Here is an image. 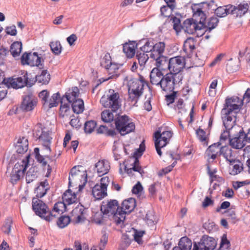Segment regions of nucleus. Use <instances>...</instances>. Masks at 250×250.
<instances>
[{
  "label": "nucleus",
  "instance_id": "1",
  "mask_svg": "<svg viewBox=\"0 0 250 250\" xmlns=\"http://www.w3.org/2000/svg\"><path fill=\"white\" fill-rule=\"evenodd\" d=\"M52 125L44 126L41 124H39L35 126L34 129V134L42 144L47 152L51 151L50 145L52 140ZM34 153L37 161L40 164H42V166L47 165V171L46 176L48 177L52 171L50 163L53 162V158L48 156L47 154L44 155L45 153L43 152V150L42 151V154H41L39 148L38 147L35 148Z\"/></svg>",
  "mask_w": 250,
  "mask_h": 250
},
{
  "label": "nucleus",
  "instance_id": "2",
  "mask_svg": "<svg viewBox=\"0 0 250 250\" xmlns=\"http://www.w3.org/2000/svg\"><path fill=\"white\" fill-rule=\"evenodd\" d=\"M124 84L128 88V102L131 105H135L143 93L146 82L142 76L136 78L127 76L124 79Z\"/></svg>",
  "mask_w": 250,
  "mask_h": 250
},
{
  "label": "nucleus",
  "instance_id": "3",
  "mask_svg": "<svg viewBox=\"0 0 250 250\" xmlns=\"http://www.w3.org/2000/svg\"><path fill=\"white\" fill-rule=\"evenodd\" d=\"M213 4V0H211L209 3L203 2L200 3L193 4L191 6L193 17L197 20H199L198 24L194 33L198 37L203 36L208 29H206V27L207 16L205 12L211 8Z\"/></svg>",
  "mask_w": 250,
  "mask_h": 250
},
{
  "label": "nucleus",
  "instance_id": "4",
  "mask_svg": "<svg viewBox=\"0 0 250 250\" xmlns=\"http://www.w3.org/2000/svg\"><path fill=\"white\" fill-rule=\"evenodd\" d=\"M100 103L104 107L116 112L121 107L122 99L118 92L110 89L102 97Z\"/></svg>",
  "mask_w": 250,
  "mask_h": 250
},
{
  "label": "nucleus",
  "instance_id": "5",
  "mask_svg": "<svg viewBox=\"0 0 250 250\" xmlns=\"http://www.w3.org/2000/svg\"><path fill=\"white\" fill-rule=\"evenodd\" d=\"M30 155L28 154L23 159L19 160L15 164L10 175V181L13 184L23 177L25 170L30 166Z\"/></svg>",
  "mask_w": 250,
  "mask_h": 250
},
{
  "label": "nucleus",
  "instance_id": "6",
  "mask_svg": "<svg viewBox=\"0 0 250 250\" xmlns=\"http://www.w3.org/2000/svg\"><path fill=\"white\" fill-rule=\"evenodd\" d=\"M136 206L135 199L130 198L125 200L121 208H119L114 214V220L117 224L123 223L125 218L126 214L130 213Z\"/></svg>",
  "mask_w": 250,
  "mask_h": 250
},
{
  "label": "nucleus",
  "instance_id": "7",
  "mask_svg": "<svg viewBox=\"0 0 250 250\" xmlns=\"http://www.w3.org/2000/svg\"><path fill=\"white\" fill-rule=\"evenodd\" d=\"M101 65L105 68L108 73L109 76L106 78H102L100 79L102 82H105L110 79L116 78L118 77L117 71L121 64L115 63L112 62L109 54H105L102 59Z\"/></svg>",
  "mask_w": 250,
  "mask_h": 250
},
{
  "label": "nucleus",
  "instance_id": "8",
  "mask_svg": "<svg viewBox=\"0 0 250 250\" xmlns=\"http://www.w3.org/2000/svg\"><path fill=\"white\" fill-rule=\"evenodd\" d=\"M32 208L36 215L48 222L57 215L51 212L46 205L38 198L33 199Z\"/></svg>",
  "mask_w": 250,
  "mask_h": 250
},
{
  "label": "nucleus",
  "instance_id": "9",
  "mask_svg": "<svg viewBox=\"0 0 250 250\" xmlns=\"http://www.w3.org/2000/svg\"><path fill=\"white\" fill-rule=\"evenodd\" d=\"M82 167H73L70 172L69 176V186L73 184L77 185L79 182L81 184H79V191H81L84 186L87 182V174L86 171L81 170Z\"/></svg>",
  "mask_w": 250,
  "mask_h": 250
},
{
  "label": "nucleus",
  "instance_id": "10",
  "mask_svg": "<svg viewBox=\"0 0 250 250\" xmlns=\"http://www.w3.org/2000/svg\"><path fill=\"white\" fill-rule=\"evenodd\" d=\"M172 135L173 133L171 131H163L161 129H159L154 133L155 146L157 152L160 156L162 154L161 148L169 143Z\"/></svg>",
  "mask_w": 250,
  "mask_h": 250
},
{
  "label": "nucleus",
  "instance_id": "11",
  "mask_svg": "<svg viewBox=\"0 0 250 250\" xmlns=\"http://www.w3.org/2000/svg\"><path fill=\"white\" fill-rule=\"evenodd\" d=\"M117 130L121 135H125L133 132L135 128L134 123L126 115L119 117L115 120Z\"/></svg>",
  "mask_w": 250,
  "mask_h": 250
},
{
  "label": "nucleus",
  "instance_id": "12",
  "mask_svg": "<svg viewBox=\"0 0 250 250\" xmlns=\"http://www.w3.org/2000/svg\"><path fill=\"white\" fill-rule=\"evenodd\" d=\"M182 74L174 75L172 73L166 74L161 80L160 85L162 89L166 92H171L174 88V85L182 81Z\"/></svg>",
  "mask_w": 250,
  "mask_h": 250
},
{
  "label": "nucleus",
  "instance_id": "13",
  "mask_svg": "<svg viewBox=\"0 0 250 250\" xmlns=\"http://www.w3.org/2000/svg\"><path fill=\"white\" fill-rule=\"evenodd\" d=\"M243 103V100L237 96L227 98L222 110L224 113L228 112L236 114L242 107Z\"/></svg>",
  "mask_w": 250,
  "mask_h": 250
},
{
  "label": "nucleus",
  "instance_id": "14",
  "mask_svg": "<svg viewBox=\"0 0 250 250\" xmlns=\"http://www.w3.org/2000/svg\"><path fill=\"white\" fill-rule=\"evenodd\" d=\"M22 64L37 66L40 68L43 66V60L37 52L24 53L21 58Z\"/></svg>",
  "mask_w": 250,
  "mask_h": 250
},
{
  "label": "nucleus",
  "instance_id": "15",
  "mask_svg": "<svg viewBox=\"0 0 250 250\" xmlns=\"http://www.w3.org/2000/svg\"><path fill=\"white\" fill-rule=\"evenodd\" d=\"M216 245L217 242L214 238L204 235L199 242L194 243L192 250H214Z\"/></svg>",
  "mask_w": 250,
  "mask_h": 250
},
{
  "label": "nucleus",
  "instance_id": "16",
  "mask_svg": "<svg viewBox=\"0 0 250 250\" xmlns=\"http://www.w3.org/2000/svg\"><path fill=\"white\" fill-rule=\"evenodd\" d=\"M186 64L185 59L181 56H176L169 60L168 70L169 73L174 75L182 74L180 72L184 68Z\"/></svg>",
  "mask_w": 250,
  "mask_h": 250
},
{
  "label": "nucleus",
  "instance_id": "17",
  "mask_svg": "<svg viewBox=\"0 0 250 250\" xmlns=\"http://www.w3.org/2000/svg\"><path fill=\"white\" fill-rule=\"evenodd\" d=\"M27 77L25 75L22 77L4 78L2 83L6 84L8 87L18 89L23 87L27 83Z\"/></svg>",
  "mask_w": 250,
  "mask_h": 250
},
{
  "label": "nucleus",
  "instance_id": "18",
  "mask_svg": "<svg viewBox=\"0 0 250 250\" xmlns=\"http://www.w3.org/2000/svg\"><path fill=\"white\" fill-rule=\"evenodd\" d=\"M244 136L245 133L241 127V131L236 132L235 135H233L234 137L229 140L230 145L234 148L241 149L245 146L246 143Z\"/></svg>",
  "mask_w": 250,
  "mask_h": 250
},
{
  "label": "nucleus",
  "instance_id": "19",
  "mask_svg": "<svg viewBox=\"0 0 250 250\" xmlns=\"http://www.w3.org/2000/svg\"><path fill=\"white\" fill-rule=\"evenodd\" d=\"M221 115L225 129L230 130L235 126H239L235 124L236 121L235 114L228 112L224 113L223 110H222Z\"/></svg>",
  "mask_w": 250,
  "mask_h": 250
},
{
  "label": "nucleus",
  "instance_id": "20",
  "mask_svg": "<svg viewBox=\"0 0 250 250\" xmlns=\"http://www.w3.org/2000/svg\"><path fill=\"white\" fill-rule=\"evenodd\" d=\"M86 211L83 206L78 205L72 211V220L75 223L83 222L85 219Z\"/></svg>",
  "mask_w": 250,
  "mask_h": 250
},
{
  "label": "nucleus",
  "instance_id": "21",
  "mask_svg": "<svg viewBox=\"0 0 250 250\" xmlns=\"http://www.w3.org/2000/svg\"><path fill=\"white\" fill-rule=\"evenodd\" d=\"M199 20L195 18H189L186 19L182 25V30L188 34H193L196 31V28L198 24Z\"/></svg>",
  "mask_w": 250,
  "mask_h": 250
},
{
  "label": "nucleus",
  "instance_id": "22",
  "mask_svg": "<svg viewBox=\"0 0 250 250\" xmlns=\"http://www.w3.org/2000/svg\"><path fill=\"white\" fill-rule=\"evenodd\" d=\"M101 210L104 214H110L114 216L117 210L119 208L118 203L117 200H113L107 202L103 203L101 207ZM114 218V216H113Z\"/></svg>",
  "mask_w": 250,
  "mask_h": 250
},
{
  "label": "nucleus",
  "instance_id": "23",
  "mask_svg": "<svg viewBox=\"0 0 250 250\" xmlns=\"http://www.w3.org/2000/svg\"><path fill=\"white\" fill-rule=\"evenodd\" d=\"M37 101L36 98L32 95L25 96L21 105V108L26 111L32 110L36 106Z\"/></svg>",
  "mask_w": 250,
  "mask_h": 250
},
{
  "label": "nucleus",
  "instance_id": "24",
  "mask_svg": "<svg viewBox=\"0 0 250 250\" xmlns=\"http://www.w3.org/2000/svg\"><path fill=\"white\" fill-rule=\"evenodd\" d=\"M110 168L109 162L106 160H99L95 165V169L99 176H102L108 173Z\"/></svg>",
  "mask_w": 250,
  "mask_h": 250
},
{
  "label": "nucleus",
  "instance_id": "25",
  "mask_svg": "<svg viewBox=\"0 0 250 250\" xmlns=\"http://www.w3.org/2000/svg\"><path fill=\"white\" fill-rule=\"evenodd\" d=\"M230 14L236 17H242L245 14L249 9V5L247 3L240 4L237 6L232 5L229 6Z\"/></svg>",
  "mask_w": 250,
  "mask_h": 250
},
{
  "label": "nucleus",
  "instance_id": "26",
  "mask_svg": "<svg viewBox=\"0 0 250 250\" xmlns=\"http://www.w3.org/2000/svg\"><path fill=\"white\" fill-rule=\"evenodd\" d=\"M16 152L19 154H23L28 148V139L24 137H19L15 145Z\"/></svg>",
  "mask_w": 250,
  "mask_h": 250
},
{
  "label": "nucleus",
  "instance_id": "27",
  "mask_svg": "<svg viewBox=\"0 0 250 250\" xmlns=\"http://www.w3.org/2000/svg\"><path fill=\"white\" fill-rule=\"evenodd\" d=\"M152 48L149 54L151 58L155 60L163 56V53L165 48V44L163 42H159L155 44L153 43Z\"/></svg>",
  "mask_w": 250,
  "mask_h": 250
},
{
  "label": "nucleus",
  "instance_id": "28",
  "mask_svg": "<svg viewBox=\"0 0 250 250\" xmlns=\"http://www.w3.org/2000/svg\"><path fill=\"white\" fill-rule=\"evenodd\" d=\"M152 48L149 54L151 58L155 60L163 56V53L165 48V44L163 42H159L155 44L153 43Z\"/></svg>",
  "mask_w": 250,
  "mask_h": 250
},
{
  "label": "nucleus",
  "instance_id": "29",
  "mask_svg": "<svg viewBox=\"0 0 250 250\" xmlns=\"http://www.w3.org/2000/svg\"><path fill=\"white\" fill-rule=\"evenodd\" d=\"M220 144H214L210 146L206 151V155L208 161L214 160L218 154H220Z\"/></svg>",
  "mask_w": 250,
  "mask_h": 250
},
{
  "label": "nucleus",
  "instance_id": "30",
  "mask_svg": "<svg viewBox=\"0 0 250 250\" xmlns=\"http://www.w3.org/2000/svg\"><path fill=\"white\" fill-rule=\"evenodd\" d=\"M241 130V127L240 126H235L230 130L226 129L221 134L220 144L221 145L227 140L229 141V140L231 139L230 138L231 136H233V135H235L236 132H240Z\"/></svg>",
  "mask_w": 250,
  "mask_h": 250
},
{
  "label": "nucleus",
  "instance_id": "31",
  "mask_svg": "<svg viewBox=\"0 0 250 250\" xmlns=\"http://www.w3.org/2000/svg\"><path fill=\"white\" fill-rule=\"evenodd\" d=\"M79 95V90L78 87H74L69 89L65 93L62 99L68 103L72 102L77 100Z\"/></svg>",
  "mask_w": 250,
  "mask_h": 250
},
{
  "label": "nucleus",
  "instance_id": "32",
  "mask_svg": "<svg viewBox=\"0 0 250 250\" xmlns=\"http://www.w3.org/2000/svg\"><path fill=\"white\" fill-rule=\"evenodd\" d=\"M137 44L135 42H129L123 45V51L127 58H132L136 51Z\"/></svg>",
  "mask_w": 250,
  "mask_h": 250
},
{
  "label": "nucleus",
  "instance_id": "33",
  "mask_svg": "<svg viewBox=\"0 0 250 250\" xmlns=\"http://www.w3.org/2000/svg\"><path fill=\"white\" fill-rule=\"evenodd\" d=\"M164 74L158 68H154L150 74V82L152 84L159 85Z\"/></svg>",
  "mask_w": 250,
  "mask_h": 250
},
{
  "label": "nucleus",
  "instance_id": "34",
  "mask_svg": "<svg viewBox=\"0 0 250 250\" xmlns=\"http://www.w3.org/2000/svg\"><path fill=\"white\" fill-rule=\"evenodd\" d=\"M92 194L97 200H101L107 195V190L99 184L96 185L92 189Z\"/></svg>",
  "mask_w": 250,
  "mask_h": 250
},
{
  "label": "nucleus",
  "instance_id": "35",
  "mask_svg": "<svg viewBox=\"0 0 250 250\" xmlns=\"http://www.w3.org/2000/svg\"><path fill=\"white\" fill-rule=\"evenodd\" d=\"M62 201L69 205L78 202V198L75 192H72L68 189L63 193Z\"/></svg>",
  "mask_w": 250,
  "mask_h": 250
},
{
  "label": "nucleus",
  "instance_id": "36",
  "mask_svg": "<svg viewBox=\"0 0 250 250\" xmlns=\"http://www.w3.org/2000/svg\"><path fill=\"white\" fill-rule=\"evenodd\" d=\"M154 60L156 61V68H158L160 70L165 71L168 70L169 60L166 57L164 56H160V57Z\"/></svg>",
  "mask_w": 250,
  "mask_h": 250
},
{
  "label": "nucleus",
  "instance_id": "37",
  "mask_svg": "<svg viewBox=\"0 0 250 250\" xmlns=\"http://www.w3.org/2000/svg\"><path fill=\"white\" fill-rule=\"evenodd\" d=\"M49 187L47 181L45 179L40 183L38 187L36 188L35 193L38 198H42L46 193Z\"/></svg>",
  "mask_w": 250,
  "mask_h": 250
},
{
  "label": "nucleus",
  "instance_id": "38",
  "mask_svg": "<svg viewBox=\"0 0 250 250\" xmlns=\"http://www.w3.org/2000/svg\"><path fill=\"white\" fill-rule=\"evenodd\" d=\"M60 98V95L59 93H54L50 98H48L43 106L45 108H49L57 106L58 104Z\"/></svg>",
  "mask_w": 250,
  "mask_h": 250
},
{
  "label": "nucleus",
  "instance_id": "39",
  "mask_svg": "<svg viewBox=\"0 0 250 250\" xmlns=\"http://www.w3.org/2000/svg\"><path fill=\"white\" fill-rule=\"evenodd\" d=\"M243 169V164L241 162L238 161H234L230 163L229 166V174L232 175H235L240 173Z\"/></svg>",
  "mask_w": 250,
  "mask_h": 250
},
{
  "label": "nucleus",
  "instance_id": "40",
  "mask_svg": "<svg viewBox=\"0 0 250 250\" xmlns=\"http://www.w3.org/2000/svg\"><path fill=\"white\" fill-rule=\"evenodd\" d=\"M132 160H133V165L131 167H128L126 165L124 166L125 172L129 175H131L133 171H137L142 175L144 171L139 166L138 160L136 158H132Z\"/></svg>",
  "mask_w": 250,
  "mask_h": 250
},
{
  "label": "nucleus",
  "instance_id": "41",
  "mask_svg": "<svg viewBox=\"0 0 250 250\" xmlns=\"http://www.w3.org/2000/svg\"><path fill=\"white\" fill-rule=\"evenodd\" d=\"M220 155H222L230 163H232L235 159L231 149L228 146L221 147Z\"/></svg>",
  "mask_w": 250,
  "mask_h": 250
},
{
  "label": "nucleus",
  "instance_id": "42",
  "mask_svg": "<svg viewBox=\"0 0 250 250\" xmlns=\"http://www.w3.org/2000/svg\"><path fill=\"white\" fill-rule=\"evenodd\" d=\"M36 81L42 84H47L50 80V76L47 70H42L36 77Z\"/></svg>",
  "mask_w": 250,
  "mask_h": 250
},
{
  "label": "nucleus",
  "instance_id": "43",
  "mask_svg": "<svg viewBox=\"0 0 250 250\" xmlns=\"http://www.w3.org/2000/svg\"><path fill=\"white\" fill-rule=\"evenodd\" d=\"M38 177V167L35 166H31L27 171L26 174V181L30 183L35 180Z\"/></svg>",
  "mask_w": 250,
  "mask_h": 250
},
{
  "label": "nucleus",
  "instance_id": "44",
  "mask_svg": "<svg viewBox=\"0 0 250 250\" xmlns=\"http://www.w3.org/2000/svg\"><path fill=\"white\" fill-rule=\"evenodd\" d=\"M72 104V108L74 113L80 114L83 112L84 110V103L81 99H78L74 101L70 102Z\"/></svg>",
  "mask_w": 250,
  "mask_h": 250
},
{
  "label": "nucleus",
  "instance_id": "45",
  "mask_svg": "<svg viewBox=\"0 0 250 250\" xmlns=\"http://www.w3.org/2000/svg\"><path fill=\"white\" fill-rule=\"evenodd\" d=\"M179 246L181 250H190L192 246V243L187 237H183L181 238L179 242Z\"/></svg>",
  "mask_w": 250,
  "mask_h": 250
},
{
  "label": "nucleus",
  "instance_id": "46",
  "mask_svg": "<svg viewBox=\"0 0 250 250\" xmlns=\"http://www.w3.org/2000/svg\"><path fill=\"white\" fill-rule=\"evenodd\" d=\"M106 214L101 210L96 212L93 213L92 216V221L96 224L101 225L104 223L105 219Z\"/></svg>",
  "mask_w": 250,
  "mask_h": 250
},
{
  "label": "nucleus",
  "instance_id": "47",
  "mask_svg": "<svg viewBox=\"0 0 250 250\" xmlns=\"http://www.w3.org/2000/svg\"><path fill=\"white\" fill-rule=\"evenodd\" d=\"M195 42L194 39L192 38H188L185 41L183 45V49L186 53L191 52L194 49Z\"/></svg>",
  "mask_w": 250,
  "mask_h": 250
},
{
  "label": "nucleus",
  "instance_id": "48",
  "mask_svg": "<svg viewBox=\"0 0 250 250\" xmlns=\"http://www.w3.org/2000/svg\"><path fill=\"white\" fill-rule=\"evenodd\" d=\"M65 102V101L61 99L60 114L63 117L68 116L71 112L69 105Z\"/></svg>",
  "mask_w": 250,
  "mask_h": 250
},
{
  "label": "nucleus",
  "instance_id": "49",
  "mask_svg": "<svg viewBox=\"0 0 250 250\" xmlns=\"http://www.w3.org/2000/svg\"><path fill=\"white\" fill-rule=\"evenodd\" d=\"M22 50V43L21 42H16L11 46V53L13 57L19 56Z\"/></svg>",
  "mask_w": 250,
  "mask_h": 250
},
{
  "label": "nucleus",
  "instance_id": "50",
  "mask_svg": "<svg viewBox=\"0 0 250 250\" xmlns=\"http://www.w3.org/2000/svg\"><path fill=\"white\" fill-rule=\"evenodd\" d=\"M230 5L224 6H220L217 8L215 10V14L219 17H224L228 14H230Z\"/></svg>",
  "mask_w": 250,
  "mask_h": 250
},
{
  "label": "nucleus",
  "instance_id": "51",
  "mask_svg": "<svg viewBox=\"0 0 250 250\" xmlns=\"http://www.w3.org/2000/svg\"><path fill=\"white\" fill-rule=\"evenodd\" d=\"M136 57L138 61V63L140 66L144 67L149 58L148 55L144 52H140L139 51H138Z\"/></svg>",
  "mask_w": 250,
  "mask_h": 250
},
{
  "label": "nucleus",
  "instance_id": "52",
  "mask_svg": "<svg viewBox=\"0 0 250 250\" xmlns=\"http://www.w3.org/2000/svg\"><path fill=\"white\" fill-rule=\"evenodd\" d=\"M67 205L66 203H64L63 201L58 202L56 203L54 206V208L52 211L51 212H55L58 214L62 213L65 210L66 205Z\"/></svg>",
  "mask_w": 250,
  "mask_h": 250
},
{
  "label": "nucleus",
  "instance_id": "53",
  "mask_svg": "<svg viewBox=\"0 0 250 250\" xmlns=\"http://www.w3.org/2000/svg\"><path fill=\"white\" fill-rule=\"evenodd\" d=\"M102 120L105 123H109L114 119V115L109 110H105L101 113Z\"/></svg>",
  "mask_w": 250,
  "mask_h": 250
},
{
  "label": "nucleus",
  "instance_id": "54",
  "mask_svg": "<svg viewBox=\"0 0 250 250\" xmlns=\"http://www.w3.org/2000/svg\"><path fill=\"white\" fill-rule=\"evenodd\" d=\"M50 46L52 51L56 55L60 54L62 52V46L59 41H54L50 42Z\"/></svg>",
  "mask_w": 250,
  "mask_h": 250
},
{
  "label": "nucleus",
  "instance_id": "55",
  "mask_svg": "<svg viewBox=\"0 0 250 250\" xmlns=\"http://www.w3.org/2000/svg\"><path fill=\"white\" fill-rule=\"evenodd\" d=\"M97 124L93 120L86 122L84 124V131L86 133H91L95 129Z\"/></svg>",
  "mask_w": 250,
  "mask_h": 250
},
{
  "label": "nucleus",
  "instance_id": "56",
  "mask_svg": "<svg viewBox=\"0 0 250 250\" xmlns=\"http://www.w3.org/2000/svg\"><path fill=\"white\" fill-rule=\"evenodd\" d=\"M218 22V20L216 17H211L207 21H206V27L210 31L216 27Z\"/></svg>",
  "mask_w": 250,
  "mask_h": 250
},
{
  "label": "nucleus",
  "instance_id": "57",
  "mask_svg": "<svg viewBox=\"0 0 250 250\" xmlns=\"http://www.w3.org/2000/svg\"><path fill=\"white\" fill-rule=\"evenodd\" d=\"M196 133L197 137L200 141L206 144L208 138V135L205 131L202 129L199 128L196 130Z\"/></svg>",
  "mask_w": 250,
  "mask_h": 250
},
{
  "label": "nucleus",
  "instance_id": "58",
  "mask_svg": "<svg viewBox=\"0 0 250 250\" xmlns=\"http://www.w3.org/2000/svg\"><path fill=\"white\" fill-rule=\"evenodd\" d=\"M69 217L67 216H62L59 218L57 224L61 228H63L66 227L70 222Z\"/></svg>",
  "mask_w": 250,
  "mask_h": 250
},
{
  "label": "nucleus",
  "instance_id": "59",
  "mask_svg": "<svg viewBox=\"0 0 250 250\" xmlns=\"http://www.w3.org/2000/svg\"><path fill=\"white\" fill-rule=\"evenodd\" d=\"M153 45V42L151 41H146L144 44L140 47L141 50L142 52L146 53H150L151 51L153 49L152 46Z\"/></svg>",
  "mask_w": 250,
  "mask_h": 250
},
{
  "label": "nucleus",
  "instance_id": "60",
  "mask_svg": "<svg viewBox=\"0 0 250 250\" xmlns=\"http://www.w3.org/2000/svg\"><path fill=\"white\" fill-rule=\"evenodd\" d=\"M13 224L11 219H7L2 227V231L5 234H9L11 232V228Z\"/></svg>",
  "mask_w": 250,
  "mask_h": 250
},
{
  "label": "nucleus",
  "instance_id": "61",
  "mask_svg": "<svg viewBox=\"0 0 250 250\" xmlns=\"http://www.w3.org/2000/svg\"><path fill=\"white\" fill-rule=\"evenodd\" d=\"M216 172V169H214L213 171H211L208 168V174L209 175L211 181L213 182L215 181H218L220 183H222L224 182V180L222 177H220L217 175L215 174Z\"/></svg>",
  "mask_w": 250,
  "mask_h": 250
},
{
  "label": "nucleus",
  "instance_id": "62",
  "mask_svg": "<svg viewBox=\"0 0 250 250\" xmlns=\"http://www.w3.org/2000/svg\"><path fill=\"white\" fill-rule=\"evenodd\" d=\"M230 247V242L227 238V235L224 234L222 237L221 242L220 243V249L225 250L228 249Z\"/></svg>",
  "mask_w": 250,
  "mask_h": 250
},
{
  "label": "nucleus",
  "instance_id": "63",
  "mask_svg": "<svg viewBox=\"0 0 250 250\" xmlns=\"http://www.w3.org/2000/svg\"><path fill=\"white\" fill-rule=\"evenodd\" d=\"M143 188L140 183L138 182L135 186H133L132 189V192L133 194L139 195L143 191Z\"/></svg>",
  "mask_w": 250,
  "mask_h": 250
},
{
  "label": "nucleus",
  "instance_id": "64",
  "mask_svg": "<svg viewBox=\"0 0 250 250\" xmlns=\"http://www.w3.org/2000/svg\"><path fill=\"white\" fill-rule=\"evenodd\" d=\"M5 32L7 34L15 36L17 34V31L16 29V26L14 25H12L11 26H7L5 28Z\"/></svg>",
  "mask_w": 250,
  "mask_h": 250
}]
</instances>
